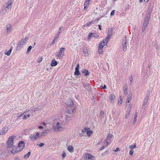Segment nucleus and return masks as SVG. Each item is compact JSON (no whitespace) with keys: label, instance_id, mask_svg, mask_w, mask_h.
Here are the masks:
<instances>
[{"label":"nucleus","instance_id":"dca6fc26","mask_svg":"<svg viewBox=\"0 0 160 160\" xmlns=\"http://www.w3.org/2000/svg\"><path fill=\"white\" fill-rule=\"evenodd\" d=\"M83 52L84 55L86 56H88V49L86 48H83Z\"/></svg>","mask_w":160,"mask_h":160},{"label":"nucleus","instance_id":"bb28decb","mask_svg":"<svg viewBox=\"0 0 160 160\" xmlns=\"http://www.w3.org/2000/svg\"><path fill=\"white\" fill-rule=\"evenodd\" d=\"M49 131V130L48 129H47L45 131L42 132L41 133V136H44L45 135V134L47 132Z\"/></svg>","mask_w":160,"mask_h":160},{"label":"nucleus","instance_id":"680f3d73","mask_svg":"<svg viewBox=\"0 0 160 160\" xmlns=\"http://www.w3.org/2000/svg\"><path fill=\"white\" fill-rule=\"evenodd\" d=\"M120 149L119 148H117L115 150H114V151L115 152H117L118 151H119Z\"/></svg>","mask_w":160,"mask_h":160},{"label":"nucleus","instance_id":"864d4df0","mask_svg":"<svg viewBox=\"0 0 160 160\" xmlns=\"http://www.w3.org/2000/svg\"><path fill=\"white\" fill-rule=\"evenodd\" d=\"M57 39H55V37L53 39V40L52 41V42L51 43V44H54L55 43V42H56L55 41L56 40H57Z\"/></svg>","mask_w":160,"mask_h":160},{"label":"nucleus","instance_id":"5701e85b","mask_svg":"<svg viewBox=\"0 0 160 160\" xmlns=\"http://www.w3.org/2000/svg\"><path fill=\"white\" fill-rule=\"evenodd\" d=\"M132 106V105L130 104H129L128 105L127 107L128 108L127 109V113H130V112L131 110V107Z\"/></svg>","mask_w":160,"mask_h":160},{"label":"nucleus","instance_id":"4c0bfd02","mask_svg":"<svg viewBox=\"0 0 160 160\" xmlns=\"http://www.w3.org/2000/svg\"><path fill=\"white\" fill-rule=\"evenodd\" d=\"M32 47L31 46H29L28 47V49H27V51L26 52L27 54H28L30 51L32 49Z\"/></svg>","mask_w":160,"mask_h":160},{"label":"nucleus","instance_id":"a878e982","mask_svg":"<svg viewBox=\"0 0 160 160\" xmlns=\"http://www.w3.org/2000/svg\"><path fill=\"white\" fill-rule=\"evenodd\" d=\"M81 72L84 74L85 76L88 75L89 74L88 71L86 69H84L83 71Z\"/></svg>","mask_w":160,"mask_h":160},{"label":"nucleus","instance_id":"052dcab7","mask_svg":"<svg viewBox=\"0 0 160 160\" xmlns=\"http://www.w3.org/2000/svg\"><path fill=\"white\" fill-rule=\"evenodd\" d=\"M56 56L59 57V58H60L61 57H62L61 55L59 53L58 54L56 55Z\"/></svg>","mask_w":160,"mask_h":160},{"label":"nucleus","instance_id":"e433bc0d","mask_svg":"<svg viewBox=\"0 0 160 160\" xmlns=\"http://www.w3.org/2000/svg\"><path fill=\"white\" fill-rule=\"evenodd\" d=\"M123 90L124 94H127L128 92V88L127 86L124 88Z\"/></svg>","mask_w":160,"mask_h":160},{"label":"nucleus","instance_id":"5fc2aeb1","mask_svg":"<svg viewBox=\"0 0 160 160\" xmlns=\"http://www.w3.org/2000/svg\"><path fill=\"white\" fill-rule=\"evenodd\" d=\"M66 156V154L64 152H63V154H62V157L63 158H64Z\"/></svg>","mask_w":160,"mask_h":160},{"label":"nucleus","instance_id":"774afa93","mask_svg":"<svg viewBox=\"0 0 160 160\" xmlns=\"http://www.w3.org/2000/svg\"><path fill=\"white\" fill-rule=\"evenodd\" d=\"M88 7V6L84 5V10H86L87 9Z\"/></svg>","mask_w":160,"mask_h":160},{"label":"nucleus","instance_id":"6ab92c4d","mask_svg":"<svg viewBox=\"0 0 160 160\" xmlns=\"http://www.w3.org/2000/svg\"><path fill=\"white\" fill-rule=\"evenodd\" d=\"M12 50V47H11L10 49L7 52L6 50H5L4 53L5 54L7 55L8 56H9L10 55Z\"/></svg>","mask_w":160,"mask_h":160},{"label":"nucleus","instance_id":"7ed1b4c3","mask_svg":"<svg viewBox=\"0 0 160 160\" xmlns=\"http://www.w3.org/2000/svg\"><path fill=\"white\" fill-rule=\"evenodd\" d=\"M28 39V37H26L24 38H22L21 41L19 42L18 44L17 49L20 50L23 47V46L26 43Z\"/></svg>","mask_w":160,"mask_h":160},{"label":"nucleus","instance_id":"423d86ee","mask_svg":"<svg viewBox=\"0 0 160 160\" xmlns=\"http://www.w3.org/2000/svg\"><path fill=\"white\" fill-rule=\"evenodd\" d=\"M127 42L126 37H125L123 39L122 42V48L123 51H126L127 50Z\"/></svg>","mask_w":160,"mask_h":160},{"label":"nucleus","instance_id":"c9c22d12","mask_svg":"<svg viewBox=\"0 0 160 160\" xmlns=\"http://www.w3.org/2000/svg\"><path fill=\"white\" fill-rule=\"evenodd\" d=\"M35 138H36V139L40 138V134L38 132H37L36 134L35 135Z\"/></svg>","mask_w":160,"mask_h":160},{"label":"nucleus","instance_id":"c756f323","mask_svg":"<svg viewBox=\"0 0 160 160\" xmlns=\"http://www.w3.org/2000/svg\"><path fill=\"white\" fill-rule=\"evenodd\" d=\"M29 137L33 141H35V140H36L35 135H34L30 134L29 136Z\"/></svg>","mask_w":160,"mask_h":160},{"label":"nucleus","instance_id":"a18cd8bd","mask_svg":"<svg viewBox=\"0 0 160 160\" xmlns=\"http://www.w3.org/2000/svg\"><path fill=\"white\" fill-rule=\"evenodd\" d=\"M98 53L99 54H101L102 53V49L98 48Z\"/></svg>","mask_w":160,"mask_h":160},{"label":"nucleus","instance_id":"39448f33","mask_svg":"<svg viewBox=\"0 0 160 160\" xmlns=\"http://www.w3.org/2000/svg\"><path fill=\"white\" fill-rule=\"evenodd\" d=\"M112 135L110 133L108 135L107 137L104 142L106 146H108V144L110 143V139L112 138Z\"/></svg>","mask_w":160,"mask_h":160},{"label":"nucleus","instance_id":"4be33fe9","mask_svg":"<svg viewBox=\"0 0 160 160\" xmlns=\"http://www.w3.org/2000/svg\"><path fill=\"white\" fill-rule=\"evenodd\" d=\"M20 151L19 150H17L15 148H13L11 152L12 154H15L19 152Z\"/></svg>","mask_w":160,"mask_h":160},{"label":"nucleus","instance_id":"7c9ffc66","mask_svg":"<svg viewBox=\"0 0 160 160\" xmlns=\"http://www.w3.org/2000/svg\"><path fill=\"white\" fill-rule=\"evenodd\" d=\"M115 98V96L113 94H111L109 97V98L111 100H113Z\"/></svg>","mask_w":160,"mask_h":160},{"label":"nucleus","instance_id":"aec40b11","mask_svg":"<svg viewBox=\"0 0 160 160\" xmlns=\"http://www.w3.org/2000/svg\"><path fill=\"white\" fill-rule=\"evenodd\" d=\"M83 86L85 88L88 90L90 88V85L88 83L84 84V83H83Z\"/></svg>","mask_w":160,"mask_h":160},{"label":"nucleus","instance_id":"412c9836","mask_svg":"<svg viewBox=\"0 0 160 160\" xmlns=\"http://www.w3.org/2000/svg\"><path fill=\"white\" fill-rule=\"evenodd\" d=\"M57 64V62L55 60H52L51 63V65L52 66H55Z\"/></svg>","mask_w":160,"mask_h":160},{"label":"nucleus","instance_id":"1a4fd4ad","mask_svg":"<svg viewBox=\"0 0 160 160\" xmlns=\"http://www.w3.org/2000/svg\"><path fill=\"white\" fill-rule=\"evenodd\" d=\"M25 146V143L23 141H21L18 143V148L19 149L20 151L22 150L24 148Z\"/></svg>","mask_w":160,"mask_h":160},{"label":"nucleus","instance_id":"f8f14e48","mask_svg":"<svg viewBox=\"0 0 160 160\" xmlns=\"http://www.w3.org/2000/svg\"><path fill=\"white\" fill-rule=\"evenodd\" d=\"M85 131L86 132L88 136H90L92 133V131L90 130L89 128H85Z\"/></svg>","mask_w":160,"mask_h":160},{"label":"nucleus","instance_id":"cd10ccee","mask_svg":"<svg viewBox=\"0 0 160 160\" xmlns=\"http://www.w3.org/2000/svg\"><path fill=\"white\" fill-rule=\"evenodd\" d=\"M30 154L31 152L29 151L27 154L24 155L23 158L25 159H27L29 157Z\"/></svg>","mask_w":160,"mask_h":160},{"label":"nucleus","instance_id":"9b49d317","mask_svg":"<svg viewBox=\"0 0 160 160\" xmlns=\"http://www.w3.org/2000/svg\"><path fill=\"white\" fill-rule=\"evenodd\" d=\"M79 64H77L76 65V67L75 68V71L74 72V74L76 75H80V73L79 71Z\"/></svg>","mask_w":160,"mask_h":160},{"label":"nucleus","instance_id":"f257e3e1","mask_svg":"<svg viewBox=\"0 0 160 160\" xmlns=\"http://www.w3.org/2000/svg\"><path fill=\"white\" fill-rule=\"evenodd\" d=\"M151 12L152 11L150 9H149L147 11V14L146 17L145 18L142 27V32H144V31L148 24L150 19Z\"/></svg>","mask_w":160,"mask_h":160},{"label":"nucleus","instance_id":"79ce46f5","mask_svg":"<svg viewBox=\"0 0 160 160\" xmlns=\"http://www.w3.org/2000/svg\"><path fill=\"white\" fill-rule=\"evenodd\" d=\"M99 37V36L97 34L95 33H93V37H94L95 38H98Z\"/></svg>","mask_w":160,"mask_h":160},{"label":"nucleus","instance_id":"bf43d9fd","mask_svg":"<svg viewBox=\"0 0 160 160\" xmlns=\"http://www.w3.org/2000/svg\"><path fill=\"white\" fill-rule=\"evenodd\" d=\"M112 30H111L110 31H109L108 33V34L110 35L111 36H112Z\"/></svg>","mask_w":160,"mask_h":160},{"label":"nucleus","instance_id":"0eeeda50","mask_svg":"<svg viewBox=\"0 0 160 160\" xmlns=\"http://www.w3.org/2000/svg\"><path fill=\"white\" fill-rule=\"evenodd\" d=\"M66 104L67 106V107L69 108L72 107L73 106V102L71 98H68Z\"/></svg>","mask_w":160,"mask_h":160},{"label":"nucleus","instance_id":"6e6552de","mask_svg":"<svg viewBox=\"0 0 160 160\" xmlns=\"http://www.w3.org/2000/svg\"><path fill=\"white\" fill-rule=\"evenodd\" d=\"M6 32L7 34L10 33L12 30L11 25L8 24L6 25Z\"/></svg>","mask_w":160,"mask_h":160},{"label":"nucleus","instance_id":"49530a36","mask_svg":"<svg viewBox=\"0 0 160 160\" xmlns=\"http://www.w3.org/2000/svg\"><path fill=\"white\" fill-rule=\"evenodd\" d=\"M93 33L92 32L89 33L88 35V38H89L91 37H93Z\"/></svg>","mask_w":160,"mask_h":160},{"label":"nucleus","instance_id":"58836bf2","mask_svg":"<svg viewBox=\"0 0 160 160\" xmlns=\"http://www.w3.org/2000/svg\"><path fill=\"white\" fill-rule=\"evenodd\" d=\"M87 154L88 153H86L83 155L84 159V160H88V154Z\"/></svg>","mask_w":160,"mask_h":160},{"label":"nucleus","instance_id":"ea45409f","mask_svg":"<svg viewBox=\"0 0 160 160\" xmlns=\"http://www.w3.org/2000/svg\"><path fill=\"white\" fill-rule=\"evenodd\" d=\"M12 0H8V2L6 3V4L12 6Z\"/></svg>","mask_w":160,"mask_h":160},{"label":"nucleus","instance_id":"72a5a7b5","mask_svg":"<svg viewBox=\"0 0 160 160\" xmlns=\"http://www.w3.org/2000/svg\"><path fill=\"white\" fill-rule=\"evenodd\" d=\"M136 147V145L135 144H134V145H130L129 147V148H130L131 149V150H132L133 149L135 148Z\"/></svg>","mask_w":160,"mask_h":160},{"label":"nucleus","instance_id":"4d7b16f0","mask_svg":"<svg viewBox=\"0 0 160 160\" xmlns=\"http://www.w3.org/2000/svg\"><path fill=\"white\" fill-rule=\"evenodd\" d=\"M122 98L120 99V100L118 101V105H119V104H121L122 103Z\"/></svg>","mask_w":160,"mask_h":160},{"label":"nucleus","instance_id":"6e6d98bb","mask_svg":"<svg viewBox=\"0 0 160 160\" xmlns=\"http://www.w3.org/2000/svg\"><path fill=\"white\" fill-rule=\"evenodd\" d=\"M92 24L90 23V22H88L86 24V26L87 27L90 26Z\"/></svg>","mask_w":160,"mask_h":160},{"label":"nucleus","instance_id":"0e129e2a","mask_svg":"<svg viewBox=\"0 0 160 160\" xmlns=\"http://www.w3.org/2000/svg\"><path fill=\"white\" fill-rule=\"evenodd\" d=\"M105 147L104 146H103L100 148V150H102L105 148Z\"/></svg>","mask_w":160,"mask_h":160},{"label":"nucleus","instance_id":"473e14b6","mask_svg":"<svg viewBox=\"0 0 160 160\" xmlns=\"http://www.w3.org/2000/svg\"><path fill=\"white\" fill-rule=\"evenodd\" d=\"M137 112H136L135 114L134 118V120L133 121V124H134L135 123L136 120H137Z\"/></svg>","mask_w":160,"mask_h":160},{"label":"nucleus","instance_id":"20e7f679","mask_svg":"<svg viewBox=\"0 0 160 160\" xmlns=\"http://www.w3.org/2000/svg\"><path fill=\"white\" fill-rule=\"evenodd\" d=\"M13 141V137L11 136L9 138L7 142V146L8 148H11L12 146V144Z\"/></svg>","mask_w":160,"mask_h":160},{"label":"nucleus","instance_id":"8fccbe9b","mask_svg":"<svg viewBox=\"0 0 160 160\" xmlns=\"http://www.w3.org/2000/svg\"><path fill=\"white\" fill-rule=\"evenodd\" d=\"M149 94H150V92H149V91H148V92H147L146 96L145 98H147V99H148V98L149 96Z\"/></svg>","mask_w":160,"mask_h":160},{"label":"nucleus","instance_id":"f3484780","mask_svg":"<svg viewBox=\"0 0 160 160\" xmlns=\"http://www.w3.org/2000/svg\"><path fill=\"white\" fill-rule=\"evenodd\" d=\"M65 49L64 48H60V50L59 51V53L61 55L62 57L64 56V52Z\"/></svg>","mask_w":160,"mask_h":160},{"label":"nucleus","instance_id":"09e8293b","mask_svg":"<svg viewBox=\"0 0 160 160\" xmlns=\"http://www.w3.org/2000/svg\"><path fill=\"white\" fill-rule=\"evenodd\" d=\"M130 83L131 84L132 83V81L133 80V78H132V76H131V77H130Z\"/></svg>","mask_w":160,"mask_h":160},{"label":"nucleus","instance_id":"4468645a","mask_svg":"<svg viewBox=\"0 0 160 160\" xmlns=\"http://www.w3.org/2000/svg\"><path fill=\"white\" fill-rule=\"evenodd\" d=\"M105 42H103V40L101 41L99 44L98 46V48L102 49L103 48L105 45H106L107 44H105Z\"/></svg>","mask_w":160,"mask_h":160},{"label":"nucleus","instance_id":"69168bd1","mask_svg":"<svg viewBox=\"0 0 160 160\" xmlns=\"http://www.w3.org/2000/svg\"><path fill=\"white\" fill-rule=\"evenodd\" d=\"M100 115L101 116H103L104 115V112L103 111H101L100 112Z\"/></svg>","mask_w":160,"mask_h":160},{"label":"nucleus","instance_id":"f03ea898","mask_svg":"<svg viewBox=\"0 0 160 160\" xmlns=\"http://www.w3.org/2000/svg\"><path fill=\"white\" fill-rule=\"evenodd\" d=\"M53 130L56 132L62 131L64 130V128L63 127L62 123L61 122H57L55 126H53Z\"/></svg>","mask_w":160,"mask_h":160},{"label":"nucleus","instance_id":"b1692460","mask_svg":"<svg viewBox=\"0 0 160 160\" xmlns=\"http://www.w3.org/2000/svg\"><path fill=\"white\" fill-rule=\"evenodd\" d=\"M131 96H129L128 97L127 100L126 102V107H127L128 106V105L129 104V103L131 101Z\"/></svg>","mask_w":160,"mask_h":160},{"label":"nucleus","instance_id":"e2e57ef3","mask_svg":"<svg viewBox=\"0 0 160 160\" xmlns=\"http://www.w3.org/2000/svg\"><path fill=\"white\" fill-rule=\"evenodd\" d=\"M102 139H101L100 141H99L97 143V145H99L100 143H101L102 142Z\"/></svg>","mask_w":160,"mask_h":160},{"label":"nucleus","instance_id":"338daca9","mask_svg":"<svg viewBox=\"0 0 160 160\" xmlns=\"http://www.w3.org/2000/svg\"><path fill=\"white\" fill-rule=\"evenodd\" d=\"M102 88L103 89H105L106 88V86L105 85H104L103 86H102Z\"/></svg>","mask_w":160,"mask_h":160},{"label":"nucleus","instance_id":"37998d69","mask_svg":"<svg viewBox=\"0 0 160 160\" xmlns=\"http://www.w3.org/2000/svg\"><path fill=\"white\" fill-rule=\"evenodd\" d=\"M26 112H24L23 113H22V114H20L19 113H17V118H18L21 117V116H22L23 115V114L24 113H25Z\"/></svg>","mask_w":160,"mask_h":160},{"label":"nucleus","instance_id":"c03bdc74","mask_svg":"<svg viewBox=\"0 0 160 160\" xmlns=\"http://www.w3.org/2000/svg\"><path fill=\"white\" fill-rule=\"evenodd\" d=\"M37 62H40L42 61V57H39L37 59Z\"/></svg>","mask_w":160,"mask_h":160},{"label":"nucleus","instance_id":"3c124183","mask_svg":"<svg viewBox=\"0 0 160 160\" xmlns=\"http://www.w3.org/2000/svg\"><path fill=\"white\" fill-rule=\"evenodd\" d=\"M115 11L114 10H112L111 13V14H110L111 16H112L115 13Z\"/></svg>","mask_w":160,"mask_h":160},{"label":"nucleus","instance_id":"c85d7f7f","mask_svg":"<svg viewBox=\"0 0 160 160\" xmlns=\"http://www.w3.org/2000/svg\"><path fill=\"white\" fill-rule=\"evenodd\" d=\"M88 154V159H93L94 158V157H93V156L90 153H88V154Z\"/></svg>","mask_w":160,"mask_h":160},{"label":"nucleus","instance_id":"9d476101","mask_svg":"<svg viewBox=\"0 0 160 160\" xmlns=\"http://www.w3.org/2000/svg\"><path fill=\"white\" fill-rule=\"evenodd\" d=\"M8 130V127L7 126L3 128L0 132V135L5 134Z\"/></svg>","mask_w":160,"mask_h":160},{"label":"nucleus","instance_id":"f704fd0d","mask_svg":"<svg viewBox=\"0 0 160 160\" xmlns=\"http://www.w3.org/2000/svg\"><path fill=\"white\" fill-rule=\"evenodd\" d=\"M4 7H5L4 9H5V10L6 11V10H8L11 7V6L8 5V4H7V5L6 6H5V7L4 6Z\"/></svg>","mask_w":160,"mask_h":160},{"label":"nucleus","instance_id":"2f4dec72","mask_svg":"<svg viewBox=\"0 0 160 160\" xmlns=\"http://www.w3.org/2000/svg\"><path fill=\"white\" fill-rule=\"evenodd\" d=\"M148 100V99H147V98H145L143 101V103L142 104V106H144L147 103V102Z\"/></svg>","mask_w":160,"mask_h":160},{"label":"nucleus","instance_id":"a19ab883","mask_svg":"<svg viewBox=\"0 0 160 160\" xmlns=\"http://www.w3.org/2000/svg\"><path fill=\"white\" fill-rule=\"evenodd\" d=\"M90 0H85L84 3V5L88 6L89 3L90 2Z\"/></svg>","mask_w":160,"mask_h":160},{"label":"nucleus","instance_id":"393cba45","mask_svg":"<svg viewBox=\"0 0 160 160\" xmlns=\"http://www.w3.org/2000/svg\"><path fill=\"white\" fill-rule=\"evenodd\" d=\"M68 150L71 152H73V148L72 146L70 145L68 147Z\"/></svg>","mask_w":160,"mask_h":160},{"label":"nucleus","instance_id":"de8ad7c7","mask_svg":"<svg viewBox=\"0 0 160 160\" xmlns=\"http://www.w3.org/2000/svg\"><path fill=\"white\" fill-rule=\"evenodd\" d=\"M129 115H130V113L126 112V115H125V118L126 119L128 118L129 117Z\"/></svg>","mask_w":160,"mask_h":160},{"label":"nucleus","instance_id":"13d9d810","mask_svg":"<svg viewBox=\"0 0 160 160\" xmlns=\"http://www.w3.org/2000/svg\"><path fill=\"white\" fill-rule=\"evenodd\" d=\"M44 145V143H40L38 145V146L39 147H42Z\"/></svg>","mask_w":160,"mask_h":160},{"label":"nucleus","instance_id":"a211bd4d","mask_svg":"<svg viewBox=\"0 0 160 160\" xmlns=\"http://www.w3.org/2000/svg\"><path fill=\"white\" fill-rule=\"evenodd\" d=\"M62 27H61L59 28V31L58 32V33L55 36V39H58L59 37V36L60 34L62 31Z\"/></svg>","mask_w":160,"mask_h":160},{"label":"nucleus","instance_id":"2eb2a0df","mask_svg":"<svg viewBox=\"0 0 160 160\" xmlns=\"http://www.w3.org/2000/svg\"><path fill=\"white\" fill-rule=\"evenodd\" d=\"M111 35H108H108L107 37H106L103 40V42H105V44H107L108 41L110 39L111 37Z\"/></svg>","mask_w":160,"mask_h":160},{"label":"nucleus","instance_id":"603ef678","mask_svg":"<svg viewBox=\"0 0 160 160\" xmlns=\"http://www.w3.org/2000/svg\"><path fill=\"white\" fill-rule=\"evenodd\" d=\"M133 153V151L132 150H130L129 152V154L132 155Z\"/></svg>","mask_w":160,"mask_h":160},{"label":"nucleus","instance_id":"ddd939ff","mask_svg":"<svg viewBox=\"0 0 160 160\" xmlns=\"http://www.w3.org/2000/svg\"><path fill=\"white\" fill-rule=\"evenodd\" d=\"M74 110V108H73V107L71 108H69L67 107V111L66 112L69 114H71L73 112Z\"/></svg>","mask_w":160,"mask_h":160}]
</instances>
